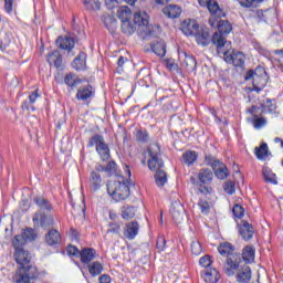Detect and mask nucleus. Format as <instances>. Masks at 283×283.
Masks as SVG:
<instances>
[{"label":"nucleus","mask_w":283,"mask_h":283,"mask_svg":"<svg viewBox=\"0 0 283 283\" xmlns=\"http://www.w3.org/2000/svg\"><path fill=\"white\" fill-rule=\"evenodd\" d=\"M19 240H21L19 237L13 239L14 259L20 265L13 280L15 283H30V280L39 277V270L36 266L30 265V254L23 250V243H19Z\"/></svg>","instance_id":"f257e3e1"},{"label":"nucleus","mask_w":283,"mask_h":283,"mask_svg":"<svg viewBox=\"0 0 283 283\" xmlns=\"http://www.w3.org/2000/svg\"><path fill=\"white\" fill-rule=\"evenodd\" d=\"M222 17L224 15H214V25H211V28H217L219 31V33L214 32L212 35V43L217 46V52L219 53L226 45L229 48V42H227L224 34H229L232 30L231 23H229V21L221 20Z\"/></svg>","instance_id":"f03ea898"},{"label":"nucleus","mask_w":283,"mask_h":283,"mask_svg":"<svg viewBox=\"0 0 283 283\" xmlns=\"http://www.w3.org/2000/svg\"><path fill=\"white\" fill-rule=\"evenodd\" d=\"M220 255H228L227 263L224 265V272L231 277V275H235V271H238L239 262H242V258L238 253H233V247L231 243H222L218 248Z\"/></svg>","instance_id":"7ed1b4c3"},{"label":"nucleus","mask_w":283,"mask_h":283,"mask_svg":"<svg viewBox=\"0 0 283 283\" xmlns=\"http://www.w3.org/2000/svg\"><path fill=\"white\" fill-rule=\"evenodd\" d=\"M106 187L108 195L115 202H120L122 200H127V198H129L128 181H108Z\"/></svg>","instance_id":"20e7f679"},{"label":"nucleus","mask_w":283,"mask_h":283,"mask_svg":"<svg viewBox=\"0 0 283 283\" xmlns=\"http://www.w3.org/2000/svg\"><path fill=\"white\" fill-rule=\"evenodd\" d=\"M245 81H252V85L256 92H262L266 87V71L256 67L255 71L250 70L245 75Z\"/></svg>","instance_id":"39448f33"},{"label":"nucleus","mask_w":283,"mask_h":283,"mask_svg":"<svg viewBox=\"0 0 283 283\" xmlns=\"http://www.w3.org/2000/svg\"><path fill=\"white\" fill-rule=\"evenodd\" d=\"M148 168L150 171H158L165 167V161L160 158V145L154 143L148 147Z\"/></svg>","instance_id":"423d86ee"},{"label":"nucleus","mask_w":283,"mask_h":283,"mask_svg":"<svg viewBox=\"0 0 283 283\" xmlns=\"http://www.w3.org/2000/svg\"><path fill=\"white\" fill-rule=\"evenodd\" d=\"M96 147L97 154L101 156L102 160H107L109 158V146L105 143V138L102 135H94L88 140V147Z\"/></svg>","instance_id":"0eeeda50"},{"label":"nucleus","mask_w":283,"mask_h":283,"mask_svg":"<svg viewBox=\"0 0 283 283\" xmlns=\"http://www.w3.org/2000/svg\"><path fill=\"white\" fill-rule=\"evenodd\" d=\"M206 165L213 169L214 175L217 176V178H219V180H224L229 177V169L227 168V166L220 160L213 158V156H206Z\"/></svg>","instance_id":"6e6552de"},{"label":"nucleus","mask_w":283,"mask_h":283,"mask_svg":"<svg viewBox=\"0 0 283 283\" xmlns=\"http://www.w3.org/2000/svg\"><path fill=\"white\" fill-rule=\"evenodd\" d=\"M199 6L208 8L211 14L209 25H216V17H224V11L220 9V4L216 0H199Z\"/></svg>","instance_id":"1a4fd4ad"},{"label":"nucleus","mask_w":283,"mask_h":283,"mask_svg":"<svg viewBox=\"0 0 283 283\" xmlns=\"http://www.w3.org/2000/svg\"><path fill=\"white\" fill-rule=\"evenodd\" d=\"M218 54H223V59L226 61V63H230L232 65H234V67H242V65H244V53L242 52H235V51H230L229 49H224L222 48L220 52H218Z\"/></svg>","instance_id":"9d476101"},{"label":"nucleus","mask_w":283,"mask_h":283,"mask_svg":"<svg viewBox=\"0 0 283 283\" xmlns=\"http://www.w3.org/2000/svg\"><path fill=\"white\" fill-rule=\"evenodd\" d=\"M170 213L176 224H182V222L185 221V207H182V203H180V201H172Z\"/></svg>","instance_id":"9b49d317"},{"label":"nucleus","mask_w":283,"mask_h":283,"mask_svg":"<svg viewBox=\"0 0 283 283\" xmlns=\"http://www.w3.org/2000/svg\"><path fill=\"white\" fill-rule=\"evenodd\" d=\"M179 61L181 67L187 70V72H193L198 65L196 57H193V55L187 54V52L179 53Z\"/></svg>","instance_id":"f8f14e48"},{"label":"nucleus","mask_w":283,"mask_h":283,"mask_svg":"<svg viewBox=\"0 0 283 283\" xmlns=\"http://www.w3.org/2000/svg\"><path fill=\"white\" fill-rule=\"evenodd\" d=\"M33 224L34 227H42V229H48V227H52V224H54V219L39 211L33 216Z\"/></svg>","instance_id":"ddd939ff"},{"label":"nucleus","mask_w":283,"mask_h":283,"mask_svg":"<svg viewBox=\"0 0 283 283\" xmlns=\"http://www.w3.org/2000/svg\"><path fill=\"white\" fill-rule=\"evenodd\" d=\"M238 264H239V266L237 268V270L234 272V273H237V282H239V283L250 282L251 268H249V265H247V264L240 265V262Z\"/></svg>","instance_id":"4468645a"},{"label":"nucleus","mask_w":283,"mask_h":283,"mask_svg":"<svg viewBox=\"0 0 283 283\" xmlns=\"http://www.w3.org/2000/svg\"><path fill=\"white\" fill-rule=\"evenodd\" d=\"M193 36L198 45H201L202 48H206V45H209V43L212 41L211 35L209 34V30L202 28H199Z\"/></svg>","instance_id":"2eb2a0df"},{"label":"nucleus","mask_w":283,"mask_h":283,"mask_svg":"<svg viewBox=\"0 0 283 283\" xmlns=\"http://www.w3.org/2000/svg\"><path fill=\"white\" fill-rule=\"evenodd\" d=\"M199 29L200 25H198L196 20H185L181 24V32H184L186 36H195Z\"/></svg>","instance_id":"dca6fc26"},{"label":"nucleus","mask_w":283,"mask_h":283,"mask_svg":"<svg viewBox=\"0 0 283 283\" xmlns=\"http://www.w3.org/2000/svg\"><path fill=\"white\" fill-rule=\"evenodd\" d=\"M250 114H252V125L254 129H262V127H266V118L258 115V106H252L248 111Z\"/></svg>","instance_id":"f3484780"},{"label":"nucleus","mask_w":283,"mask_h":283,"mask_svg":"<svg viewBox=\"0 0 283 283\" xmlns=\"http://www.w3.org/2000/svg\"><path fill=\"white\" fill-rule=\"evenodd\" d=\"M139 229L140 226L138 224V221H130L126 223V229L124 232L125 238H127V240H134V238L138 235Z\"/></svg>","instance_id":"a211bd4d"},{"label":"nucleus","mask_w":283,"mask_h":283,"mask_svg":"<svg viewBox=\"0 0 283 283\" xmlns=\"http://www.w3.org/2000/svg\"><path fill=\"white\" fill-rule=\"evenodd\" d=\"M239 233L243 240H251L255 230H253V226L248 221H241Z\"/></svg>","instance_id":"6ab92c4d"},{"label":"nucleus","mask_w":283,"mask_h":283,"mask_svg":"<svg viewBox=\"0 0 283 283\" xmlns=\"http://www.w3.org/2000/svg\"><path fill=\"white\" fill-rule=\"evenodd\" d=\"M14 238H20L19 244L25 247L27 242H34V240H36V232L34 231V229L29 228L23 231L22 235H15Z\"/></svg>","instance_id":"aec40b11"},{"label":"nucleus","mask_w":283,"mask_h":283,"mask_svg":"<svg viewBox=\"0 0 283 283\" xmlns=\"http://www.w3.org/2000/svg\"><path fill=\"white\" fill-rule=\"evenodd\" d=\"M46 61L50 65H54L56 70H61V67H63V56L59 51L49 53Z\"/></svg>","instance_id":"412c9836"},{"label":"nucleus","mask_w":283,"mask_h":283,"mask_svg":"<svg viewBox=\"0 0 283 283\" xmlns=\"http://www.w3.org/2000/svg\"><path fill=\"white\" fill-rule=\"evenodd\" d=\"M276 109L277 105L269 98L261 104V114H273L274 116H277Z\"/></svg>","instance_id":"4be33fe9"},{"label":"nucleus","mask_w":283,"mask_h":283,"mask_svg":"<svg viewBox=\"0 0 283 283\" xmlns=\"http://www.w3.org/2000/svg\"><path fill=\"white\" fill-rule=\"evenodd\" d=\"M80 256L83 264H90V262L96 258V250L92 248H84L82 251H80Z\"/></svg>","instance_id":"5701e85b"},{"label":"nucleus","mask_w":283,"mask_h":283,"mask_svg":"<svg viewBox=\"0 0 283 283\" xmlns=\"http://www.w3.org/2000/svg\"><path fill=\"white\" fill-rule=\"evenodd\" d=\"M202 277L207 283H218V280H220V273L216 269H206Z\"/></svg>","instance_id":"b1692460"},{"label":"nucleus","mask_w":283,"mask_h":283,"mask_svg":"<svg viewBox=\"0 0 283 283\" xmlns=\"http://www.w3.org/2000/svg\"><path fill=\"white\" fill-rule=\"evenodd\" d=\"M57 48L61 50H69V52L74 48V39L71 36H59L56 40Z\"/></svg>","instance_id":"393cba45"},{"label":"nucleus","mask_w":283,"mask_h":283,"mask_svg":"<svg viewBox=\"0 0 283 283\" xmlns=\"http://www.w3.org/2000/svg\"><path fill=\"white\" fill-rule=\"evenodd\" d=\"M242 259L245 264H252V262H255V248H253L252 245H247L243 249Z\"/></svg>","instance_id":"a878e982"},{"label":"nucleus","mask_w":283,"mask_h":283,"mask_svg":"<svg viewBox=\"0 0 283 283\" xmlns=\"http://www.w3.org/2000/svg\"><path fill=\"white\" fill-rule=\"evenodd\" d=\"M135 25L144 27L149 25V15L145 11H138L134 15Z\"/></svg>","instance_id":"bb28decb"},{"label":"nucleus","mask_w":283,"mask_h":283,"mask_svg":"<svg viewBox=\"0 0 283 283\" xmlns=\"http://www.w3.org/2000/svg\"><path fill=\"white\" fill-rule=\"evenodd\" d=\"M151 50L157 56L163 57L167 54V45L163 40H157L156 42L151 43Z\"/></svg>","instance_id":"cd10ccee"},{"label":"nucleus","mask_w":283,"mask_h":283,"mask_svg":"<svg viewBox=\"0 0 283 283\" xmlns=\"http://www.w3.org/2000/svg\"><path fill=\"white\" fill-rule=\"evenodd\" d=\"M163 12L166 14V17H168V19H178L182 10L176 4H169L168 7L164 8Z\"/></svg>","instance_id":"c85d7f7f"},{"label":"nucleus","mask_w":283,"mask_h":283,"mask_svg":"<svg viewBox=\"0 0 283 283\" xmlns=\"http://www.w3.org/2000/svg\"><path fill=\"white\" fill-rule=\"evenodd\" d=\"M45 242L49 247H54L61 242V233L57 230H50L45 235Z\"/></svg>","instance_id":"c756f323"},{"label":"nucleus","mask_w":283,"mask_h":283,"mask_svg":"<svg viewBox=\"0 0 283 283\" xmlns=\"http://www.w3.org/2000/svg\"><path fill=\"white\" fill-rule=\"evenodd\" d=\"M198 180L200 185H208V182L213 180V172L209 168H203L198 174Z\"/></svg>","instance_id":"7c9ffc66"},{"label":"nucleus","mask_w":283,"mask_h":283,"mask_svg":"<svg viewBox=\"0 0 283 283\" xmlns=\"http://www.w3.org/2000/svg\"><path fill=\"white\" fill-rule=\"evenodd\" d=\"M93 94L94 91L92 90V85H87L77 91L76 98L77 101H87V98H92Z\"/></svg>","instance_id":"2f4dec72"},{"label":"nucleus","mask_w":283,"mask_h":283,"mask_svg":"<svg viewBox=\"0 0 283 283\" xmlns=\"http://www.w3.org/2000/svg\"><path fill=\"white\" fill-rule=\"evenodd\" d=\"M90 182L92 185L93 191H98V189L103 187V179L101 178V175L96 171L91 172Z\"/></svg>","instance_id":"473e14b6"},{"label":"nucleus","mask_w":283,"mask_h":283,"mask_svg":"<svg viewBox=\"0 0 283 283\" xmlns=\"http://www.w3.org/2000/svg\"><path fill=\"white\" fill-rule=\"evenodd\" d=\"M155 182L157 187H164L167 185V172L161 168L159 170H155Z\"/></svg>","instance_id":"72a5a7b5"},{"label":"nucleus","mask_w":283,"mask_h":283,"mask_svg":"<svg viewBox=\"0 0 283 283\" xmlns=\"http://www.w3.org/2000/svg\"><path fill=\"white\" fill-rule=\"evenodd\" d=\"M196 160H198V153L193 150H187L182 154V161L185 163V165H193Z\"/></svg>","instance_id":"f704fd0d"},{"label":"nucleus","mask_w":283,"mask_h":283,"mask_svg":"<svg viewBox=\"0 0 283 283\" xmlns=\"http://www.w3.org/2000/svg\"><path fill=\"white\" fill-rule=\"evenodd\" d=\"M254 154L259 160H264L269 156V146L266 144H261L260 147L254 149Z\"/></svg>","instance_id":"c9c22d12"},{"label":"nucleus","mask_w":283,"mask_h":283,"mask_svg":"<svg viewBox=\"0 0 283 283\" xmlns=\"http://www.w3.org/2000/svg\"><path fill=\"white\" fill-rule=\"evenodd\" d=\"M117 17L120 19L122 22L129 21L132 19V10L129 7H120L117 10Z\"/></svg>","instance_id":"e433bc0d"},{"label":"nucleus","mask_w":283,"mask_h":283,"mask_svg":"<svg viewBox=\"0 0 283 283\" xmlns=\"http://www.w3.org/2000/svg\"><path fill=\"white\" fill-rule=\"evenodd\" d=\"M35 205L41 209V211H52V205L43 197H35L34 198Z\"/></svg>","instance_id":"4c0bfd02"},{"label":"nucleus","mask_w":283,"mask_h":283,"mask_svg":"<svg viewBox=\"0 0 283 283\" xmlns=\"http://www.w3.org/2000/svg\"><path fill=\"white\" fill-rule=\"evenodd\" d=\"M136 217V208L132 206H124L122 208V218L124 220H132V218Z\"/></svg>","instance_id":"58836bf2"},{"label":"nucleus","mask_w":283,"mask_h":283,"mask_svg":"<svg viewBox=\"0 0 283 283\" xmlns=\"http://www.w3.org/2000/svg\"><path fill=\"white\" fill-rule=\"evenodd\" d=\"M74 70H85V53L81 52L73 61Z\"/></svg>","instance_id":"ea45409f"},{"label":"nucleus","mask_w":283,"mask_h":283,"mask_svg":"<svg viewBox=\"0 0 283 283\" xmlns=\"http://www.w3.org/2000/svg\"><path fill=\"white\" fill-rule=\"evenodd\" d=\"M64 82L69 87H76V85H81V78L72 73L65 76Z\"/></svg>","instance_id":"a19ab883"},{"label":"nucleus","mask_w":283,"mask_h":283,"mask_svg":"<svg viewBox=\"0 0 283 283\" xmlns=\"http://www.w3.org/2000/svg\"><path fill=\"white\" fill-rule=\"evenodd\" d=\"M88 271L93 277H96V275H101V273H103V264L93 262L91 265H88Z\"/></svg>","instance_id":"79ce46f5"},{"label":"nucleus","mask_w":283,"mask_h":283,"mask_svg":"<svg viewBox=\"0 0 283 283\" xmlns=\"http://www.w3.org/2000/svg\"><path fill=\"white\" fill-rule=\"evenodd\" d=\"M122 32L124 34H134L136 32V27H134L129 20H126L122 22Z\"/></svg>","instance_id":"37998d69"},{"label":"nucleus","mask_w":283,"mask_h":283,"mask_svg":"<svg viewBox=\"0 0 283 283\" xmlns=\"http://www.w3.org/2000/svg\"><path fill=\"white\" fill-rule=\"evenodd\" d=\"M86 10H101V1L98 0H83Z\"/></svg>","instance_id":"c03bdc74"},{"label":"nucleus","mask_w":283,"mask_h":283,"mask_svg":"<svg viewBox=\"0 0 283 283\" xmlns=\"http://www.w3.org/2000/svg\"><path fill=\"white\" fill-rule=\"evenodd\" d=\"M198 207H199L201 213H203V216H207V213H209V211H211V203L209 201H207V199H200Z\"/></svg>","instance_id":"a18cd8bd"},{"label":"nucleus","mask_w":283,"mask_h":283,"mask_svg":"<svg viewBox=\"0 0 283 283\" xmlns=\"http://www.w3.org/2000/svg\"><path fill=\"white\" fill-rule=\"evenodd\" d=\"M103 22H104V25L108 29V30H112L116 27V18H114V15H105L103 18Z\"/></svg>","instance_id":"49530a36"},{"label":"nucleus","mask_w":283,"mask_h":283,"mask_svg":"<svg viewBox=\"0 0 283 283\" xmlns=\"http://www.w3.org/2000/svg\"><path fill=\"white\" fill-rule=\"evenodd\" d=\"M263 176L265 178V182H271V185H277V179L275 177V174L271 172V170L264 169Z\"/></svg>","instance_id":"de8ad7c7"},{"label":"nucleus","mask_w":283,"mask_h":283,"mask_svg":"<svg viewBox=\"0 0 283 283\" xmlns=\"http://www.w3.org/2000/svg\"><path fill=\"white\" fill-rule=\"evenodd\" d=\"M190 249L192 255H200L202 253V245L197 240L191 242Z\"/></svg>","instance_id":"09e8293b"},{"label":"nucleus","mask_w":283,"mask_h":283,"mask_svg":"<svg viewBox=\"0 0 283 283\" xmlns=\"http://www.w3.org/2000/svg\"><path fill=\"white\" fill-rule=\"evenodd\" d=\"M223 189H224L226 193L233 196L235 193V184H233V181H231V180L226 181L223 185Z\"/></svg>","instance_id":"8fccbe9b"},{"label":"nucleus","mask_w":283,"mask_h":283,"mask_svg":"<svg viewBox=\"0 0 283 283\" xmlns=\"http://www.w3.org/2000/svg\"><path fill=\"white\" fill-rule=\"evenodd\" d=\"M117 169L118 167L116 166V163L109 161L105 167V174H107V176H114L116 175Z\"/></svg>","instance_id":"3c124183"},{"label":"nucleus","mask_w":283,"mask_h":283,"mask_svg":"<svg viewBox=\"0 0 283 283\" xmlns=\"http://www.w3.org/2000/svg\"><path fill=\"white\" fill-rule=\"evenodd\" d=\"M211 256L210 255H205L199 260V264L200 266H203V269H210L209 266H211Z\"/></svg>","instance_id":"603ef678"},{"label":"nucleus","mask_w":283,"mask_h":283,"mask_svg":"<svg viewBox=\"0 0 283 283\" xmlns=\"http://www.w3.org/2000/svg\"><path fill=\"white\" fill-rule=\"evenodd\" d=\"M232 212L235 218H243L244 208H242V206H240V205H235L232 209Z\"/></svg>","instance_id":"864d4df0"},{"label":"nucleus","mask_w":283,"mask_h":283,"mask_svg":"<svg viewBox=\"0 0 283 283\" xmlns=\"http://www.w3.org/2000/svg\"><path fill=\"white\" fill-rule=\"evenodd\" d=\"M136 138L139 143H147V140L149 139V134L145 130H138Z\"/></svg>","instance_id":"5fc2aeb1"},{"label":"nucleus","mask_w":283,"mask_h":283,"mask_svg":"<svg viewBox=\"0 0 283 283\" xmlns=\"http://www.w3.org/2000/svg\"><path fill=\"white\" fill-rule=\"evenodd\" d=\"M264 0H245V2L242 3L243 8H255L258 3H262Z\"/></svg>","instance_id":"6e6d98bb"},{"label":"nucleus","mask_w":283,"mask_h":283,"mask_svg":"<svg viewBox=\"0 0 283 283\" xmlns=\"http://www.w3.org/2000/svg\"><path fill=\"white\" fill-rule=\"evenodd\" d=\"M165 244H167V240H165L164 237H159V238L157 239V249H158L159 251H165Z\"/></svg>","instance_id":"4d7b16f0"},{"label":"nucleus","mask_w":283,"mask_h":283,"mask_svg":"<svg viewBox=\"0 0 283 283\" xmlns=\"http://www.w3.org/2000/svg\"><path fill=\"white\" fill-rule=\"evenodd\" d=\"M66 251L69 255H81V251L74 245H69Z\"/></svg>","instance_id":"13d9d810"},{"label":"nucleus","mask_w":283,"mask_h":283,"mask_svg":"<svg viewBox=\"0 0 283 283\" xmlns=\"http://www.w3.org/2000/svg\"><path fill=\"white\" fill-rule=\"evenodd\" d=\"M146 34L148 36H156L158 34V27H148Z\"/></svg>","instance_id":"bf43d9fd"},{"label":"nucleus","mask_w":283,"mask_h":283,"mask_svg":"<svg viewBox=\"0 0 283 283\" xmlns=\"http://www.w3.org/2000/svg\"><path fill=\"white\" fill-rule=\"evenodd\" d=\"M105 3L108 10H114L116 8V3H118V0H105Z\"/></svg>","instance_id":"052dcab7"},{"label":"nucleus","mask_w":283,"mask_h":283,"mask_svg":"<svg viewBox=\"0 0 283 283\" xmlns=\"http://www.w3.org/2000/svg\"><path fill=\"white\" fill-rule=\"evenodd\" d=\"M12 3H14V0H4L6 12H12Z\"/></svg>","instance_id":"680f3d73"},{"label":"nucleus","mask_w":283,"mask_h":283,"mask_svg":"<svg viewBox=\"0 0 283 283\" xmlns=\"http://www.w3.org/2000/svg\"><path fill=\"white\" fill-rule=\"evenodd\" d=\"M109 232L111 233H120V224H118V223L111 224Z\"/></svg>","instance_id":"e2e57ef3"},{"label":"nucleus","mask_w":283,"mask_h":283,"mask_svg":"<svg viewBox=\"0 0 283 283\" xmlns=\"http://www.w3.org/2000/svg\"><path fill=\"white\" fill-rule=\"evenodd\" d=\"M36 98H39V93L36 91L29 95V101L31 104L36 103Z\"/></svg>","instance_id":"0e129e2a"},{"label":"nucleus","mask_w":283,"mask_h":283,"mask_svg":"<svg viewBox=\"0 0 283 283\" xmlns=\"http://www.w3.org/2000/svg\"><path fill=\"white\" fill-rule=\"evenodd\" d=\"M117 65H118L117 66L118 72H123V65H125V57L124 56H119Z\"/></svg>","instance_id":"69168bd1"},{"label":"nucleus","mask_w":283,"mask_h":283,"mask_svg":"<svg viewBox=\"0 0 283 283\" xmlns=\"http://www.w3.org/2000/svg\"><path fill=\"white\" fill-rule=\"evenodd\" d=\"M99 283H112V277H109L107 274H104L99 276Z\"/></svg>","instance_id":"338daca9"},{"label":"nucleus","mask_w":283,"mask_h":283,"mask_svg":"<svg viewBox=\"0 0 283 283\" xmlns=\"http://www.w3.org/2000/svg\"><path fill=\"white\" fill-rule=\"evenodd\" d=\"M269 13L268 10L265 11H258V17L261 18L262 21H266V14Z\"/></svg>","instance_id":"774afa93"}]
</instances>
